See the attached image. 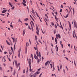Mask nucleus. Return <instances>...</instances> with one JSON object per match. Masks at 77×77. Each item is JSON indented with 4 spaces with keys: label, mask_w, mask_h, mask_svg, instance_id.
<instances>
[{
    "label": "nucleus",
    "mask_w": 77,
    "mask_h": 77,
    "mask_svg": "<svg viewBox=\"0 0 77 77\" xmlns=\"http://www.w3.org/2000/svg\"><path fill=\"white\" fill-rule=\"evenodd\" d=\"M8 59L9 60L10 62H11V60L9 58H8Z\"/></svg>",
    "instance_id": "0e129e2a"
},
{
    "label": "nucleus",
    "mask_w": 77,
    "mask_h": 77,
    "mask_svg": "<svg viewBox=\"0 0 77 77\" xmlns=\"http://www.w3.org/2000/svg\"><path fill=\"white\" fill-rule=\"evenodd\" d=\"M51 24L52 26H54V24L53 22H51Z\"/></svg>",
    "instance_id": "c756f323"
},
{
    "label": "nucleus",
    "mask_w": 77,
    "mask_h": 77,
    "mask_svg": "<svg viewBox=\"0 0 77 77\" xmlns=\"http://www.w3.org/2000/svg\"><path fill=\"white\" fill-rule=\"evenodd\" d=\"M74 24L75 27H76V29H77V23H75V22H74Z\"/></svg>",
    "instance_id": "9d476101"
},
{
    "label": "nucleus",
    "mask_w": 77,
    "mask_h": 77,
    "mask_svg": "<svg viewBox=\"0 0 77 77\" xmlns=\"http://www.w3.org/2000/svg\"><path fill=\"white\" fill-rule=\"evenodd\" d=\"M24 20L25 21H29V19L28 18H26Z\"/></svg>",
    "instance_id": "dca6fc26"
},
{
    "label": "nucleus",
    "mask_w": 77,
    "mask_h": 77,
    "mask_svg": "<svg viewBox=\"0 0 77 77\" xmlns=\"http://www.w3.org/2000/svg\"><path fill=\"white\" fill-rule=\"evenodd\" d=\"M36 75V73L33 74V75Z\"/></svg>",
    "instance_id": "774afa93"
},
{
    "label": "nucleus",
    "mask_w": 77,
    "mask_h": 77,
    "mask_svg": "<svg viewBox=\"0 0 77 77\" xmlns=\"http://www.w3.org/2000/svg\"><path fill=\"white\" fill-rule=\"evenodd\" d=\"M31 60H30V59H29V71H31Z\"/></svg>",
    "instance_id": "f03ea898"
},
{
    "label": "nucleus",
    "mask_w": 77,
    "mask_h": 77,
    "mask_svg": "<svg viewBox=\"0 0 77 77\" xmlns=\"http://www.w3.org/2000/svg\"><path fill=\"white\" fill-rule=\"evenodd\" d=\"M29 46V43H26V47H27Z\"/></svg>",
    "instance_id": "412c9836"
},
{
    "label": "nucleus",
    "mask_w": 77,
    "mask_h": 77,
    "mask_svg": "<svg viewBox=\"0 0 77 77\" xmlns=\"http://www.w3.org/2000/svg\"><path fill=\"white\" fill-rule=\"evenodd\" d=\"M54 26L55 29H57V25H56V24H55Z\"/></svg>",
    "instance_id": "f704fd0d"
},
{
    "label": "nucleus",
    "mask_w": 77,
    "mask_h": 77,
    "mask_svg": "<svg viewBox=\"0 0 77 77\" xmlns=\"http://www.w3.org/2000/svg\"><path fill=\"white\" fill-rule=\"evenodd\" d=\"M55 42H57V39L56 38H55Z\"/></svg>",
    "instance_id": "4c0bfd02"
},
{
    "label": "nucleus",
    "mask_w": 77,
    "mask_h": 77,
    "mask_svg": "<svg viewBox=\"0 0 77 77\" xmlns=\"http://www.w3.org/2000/svg\"><path fill=\"white\" fill-rule=\"evenodd\" d=\"M36 75H38V74H39V72H36Z\"/></svg>",
    "instance_id": "79ce46f5"
},
{
    "label": "nucleus",
    "mask_w": 77,
    "mask_h": 77,
    "mask_svg": "<svg viewBox=\"0 0 77 77\" xmlns=\"http://www.w3.org/2000/svg\"><path fill=\"white\" fill-rule=\"evenodd\" d=\"M25 33H26V31H25V30H23V36H24V35H25Z\"/></svg>",
    "instance_id": "4468645a"
},
{
    "label": "nucleus",
    "mask_w": 77,
    "mask_h": 77,
    "mask_svg": "<svg viewBox=\"0 0 77 77\" xmlns=\"http://www.w3.org/2000/svg\"><path fill=\"white\" fill-rule=\"evenodd\" d=\"M63 8V5H61V8Z\"/></svg>",
    "instance_id": "09e8293b"
},
{
    "label": "nucleus",
    "mask_w": 77,
    "mask_h": 77,
    "mask_svg": "<svg viewBox=\"0 0 77 77\" xmlns=\"http://www.w3.org/2000/svg\"><path fill=\"white\" fill-rule=\"evenodd\" d=\"M55 14L56 15H57V12H55Z\"/></svg>",
    "instance_id": "bf43d9fd"
},
{
    "label": "nucleus",
    "mask_w": 77,
    "mask_h": 77,
    "mask_svg": "<svg viewBox=\"0 0 77 77\" xmlns=\"http://www.w3.org/2000/svg\"><path fill=\"white\" fill-rule=\"evenodd\" d=\"M58 50H59V48L58 47H57V48L56 51H58Z\"/></svg>",
    "instance_id": "7c9ffc66"
},
{
    "label": "nucleus",
    "mask_w": 77,
    "mask_h": 77,
    "mask_svg": "<svg viewBox=\"0 0 77 77\" xmlns=\"http://www.w3.org/2000/svg\"><path fill=\"white\" fill-rule=\"evenodd\" d=\"M54 16H55V19H56V21H57V17L56 16V15H55Z\"/></svg>",
    "instance_id": "2f4dec72"
},
{
    "label": "nucleus",
    "mask_w": 77,
    "mask_h": 77,
    "mask_svg": "<svg viewBox=\"0 0 77 77\" xmlns=\"http://www.w3.org/2000/svg\"><path fill=\"white\" fill-rule=\"evenodd\" d=\"M38 41L39 42H41V40H40V39H38Z\"/></svg>",
    "instance_id": "3c124183"
},
{
    "label": "nucleus",
    "mask_w": 77,
    "mask_h": 77,
    "mask_svg": "<svg viewBox=\"0 0 77 77\" xmlns=\"http://www.w3.org/2000/svg\"><path fill=\"white\" fill-rule=\"evenodd\" d=\"M53 70H52V71H54V69H55L54 68V66H53Z\"/></svg>",
    "instance_id": "393cba45"
},
{
    "label": "nucleus",
    "mask_w": 77,
    "mask_h": 77,
    "mask_svg": "<svg viewBox=\"0 0 77 77\" xmlns=\"http://www.w3.org/2000/svg\"><path fill=\"white\" fill-rule=\"evenodd\" d=\"M36 30H39V28H38V27L37 25L36 26Z\"/></svg>",
    "instance_id": "6ab92c4d"
},
{
    "label": "nucleus",
    "mask_w": 77,
    "mask_h": 77,
    "mask_svg": "<svg viewBox=\"0 0 77 77\" xmlns=\"http://www.w3.org/2000/svg\"><path fill=\"white\" fill-rule=\"evenodd\" d=\"M11 38L12 39H13V42H15V44L14 45V50H15V45H16V44H17V39H14V38L13 37H11Z\"/></svg>",
    "instance_id": "f257e3e1"
},
{
    "label": "nucleus",
    "mask_w": 77,
    "mask_h": 77,
    "mask_svg": "<svg viewBox=\"0 0 77 77\" xmlns=\"http://www.w3.org/2000/svg\"><path fill=\"white\" fill-rule=\"evenodd\" d=\"M20 65V63H19L16 65V67L17 68H18V67H19V66Z\"/></svg>",
    "instance_id": "6e6552de"
},
{
    "label": "nucleus",
    "mask_w": 77,
    "mask_h": 77,
    "mask_svg": "<svg viewBox=\"0 0 77 77\" xmlns=\"http://www.w3.org/2000/svg\"><path fill=\"white\" fill-rule=\"evenodd\" d=\"M32 14H35V12L34 11H32Z\"/></svg>",
    "instance_id": "603ef678"
},
{
    "label": "nucleus",
    "mask_w": 77,
    "mask_h": 77,
    "mask_svg": "<svg viewBox=\"0 0 77 77\" xmlns=\"http://www.w3.org/2000/svg\"><path fill=\"white\" fill-rule=\"evenodd\" d=\"M69 25L70 28H71V24H70V23L69 22Z\"/></svg>",
    "instance_id": "bb28decb"
},
{
    "label": "nucleus",
    "mask_w": 77,
    "mask_h": 77,
    "mask_svg": "<svg viewBox=\"0 0 77 77\" xmlns=\"http://www.w3.org/2000/svg\"><path fill=\"white\" fill-rule=\"evenodd\" d=\"M35 44L36 45V47H34V48L35 50H37L38 47H37V45H36V44Z\"/></svg>",
    "instance_id": "2eb2a0df"
},
{
    "label": "nucleus",
    "mask_w": 77,
    "mask_h": 77,
    "mask_svg": "<svg viewBox=\"0 0 77 77\" xmlns=\"http://www.w3.org/2000/svg\"><path fill=\"white\" fill-rule=\"evenodd\" d=\"M63 72H64V74H65V69H63Z\"/></svg>",
    "instance_id": "a19ab883"
},
{
    "label": "nucleus",
    "mask_w": 77,
    "mask_h": 77,
    "mask_svg": "<svg viewBox=\"0 0 77 77\" xmlns=\"http://www.w3.org/2000/svg\"><path fill=\"white\" fill-rule=\"evenodd\" d=\"M28 29H30V30H32V28H30V26H28Z\"/></svg>",
    "instance_id": "ea45409f"
},
{
    "label": "nucleus",
    "mask_w": 77,
    "mask_h": 77,
    "mask_svg": "<svg viewBox=\"0 0 77 77\" xmlns=\"http://www.w3.org/2000/svg\"><path fill=\"white\" fill-rule=\"evenodd\" d=\"M23 74H24V73H25V69L23 70Z\"/></svg>",
    "instance_id": "c03bdc74"
},
{
    "label": "nucleus",
    "mask_w": 77,
    "mask_h": 77,
    "mask_svg": "<svg viewBox=\"0 0 77 77\" xmlns=\"http://www.w3.org/2000/svg\"><path fill=\"white\" fill-rule=\"evenodd\" d=\"M49 62V63H50V61H47L45 63V66H47V65H48V63Z\"/></svg>",
    "instance_id": "9b49d317"
},
{
    "label": "nucleus",
    "mask_w": 77,
    "mask_h": 77,
    "mask_svg": "<svg viewBox=\"0 0 77 77\" xmlns=\"http://www.w3.org/2000/svg\"><path fill=\"white\" fill-rule=\"evenodd\" d=\"M60 45H61V47L62 48H63V44H62V41H60Z\"/></svg>",
    "instance_id": "a211bd4d"
},
{
    "label": "nucleus",
    "mask_w": 77,
    "mask_h": 77,
    "mask_svg": "<svg viewBox=\"0 0 77 77\" xmlns=\"http://www.w3.org/2000/svg\"><path fill=\"white\" fill-rule=\"evenodd\" d=\"M10 27H12V28H13V26H12V25H10Z\"/></svg>",
    "instance_id": "6e6d98bb"
},
{
    "label": "nucleus",
    "mask_w": 77,
    "mask_h": 77,
    "mask_svg": "<svg viewBox=\"0 0 77 77\" xmlns=\"http://www.w3.org/2000/svg\"><path fill=\"white\" fill-rule=\"evenodd\" d=\"M23 2L22 4L23 5V6H26V4L25 3H26V2L25 0H23Z\"/></svg>",
    "instance_id": "7ed1b4c3"
},
{
    "label": "nucleus",
    "mask_w": 77,
    "mask_h": 77,
    "mask_svg": "<svg viewBox=\"0 0 77 77\" xmlns=\"http://www.w3.org/2000/svg\"><path fill=\"white\" fill-rule=\"evenodd\" d=\"M15 75V70H14V72L13 73V75Z\"/></svg>",
    "instance_id": "cd10ccee"
},
{
    "label": "nucleus",
    "mask_w": 77,
    "mask_h": 77,
    "mask_svg": "<svg viewBox=\"0 0 77 77\" xmlns=\"http://www.w3.org/2000/svg\"><path fill=\"white\" fill-rule=\"evenodd\" d=\"M73 36L74 38H75V36L74 35V32H73Z\"/></svg>",
    "instance_id": "a18cd8bd"
},
{
    "label": "nucleus",
    "mask_w": 77,
    "mask_h": 77,
    "mask_svg": "<svg viewBox=\"0 0 77 77\" xmlns=\"http://www.w3.org/2000/svg\"><path fill=\"white\" fill-rule=\"evenodd\" d=\"M39 57H41V52H39Z\"/></svg>",
    "instance_id": "c9c22d12"
},
{
    "label": "nucleus",
    "mask_w": 77,
    "mask_h": 77,
    "mask_svg": "<svg viewBox=\"0 0 77 77\" xmlns=\"http://www.w3.org/2000/svg\"><path fill=\"white\" fill-rule=\"evenodd\" d=\"M8 50L9 51V54H10V55L12 54V52L13 51H11V50L10 49H8Z\"/></svg>",
    "instance_id": "0eeeda50"
},
{
    "label": "nucleus",
    "mask_w": 77,
    "mask_h": 77,
    "mask_svg": "<svg viewBox=\"0 0 77 77\" xmlns=\"http://www.w3.org/2000/svg\"><path fill=\"white\" fill-rule=\"evenodd\" d=\"M64 58H65V59H66V60H69L68 59V58H67L66 57H65Z\"/></svg>",
    "instance_id": "e433bc0d"
},
{
    "label": "nucleus",
    "mask_w": 77,
    "mask_h": 77,
    "mask_svg": "<svg viewBox=\"0 0 77 77\" xmlns=\"http://www.w3.org/2000/svg\"><path fill=\"white\" fill-rule=\"evenodd\" d=\"M30 23L31 25V27L32 29V31H33V27L32 26V23H31V22H30Z\"/></svg>",
    "instance_id": "b1692460"
},
{
    "label": "nucleus",
    "mask_w": 77,
    "mask_h": 77,
    "mask_svg": "<svg viewBox=\"0 0 77 77\" xmlns=\"http://www.w3.org/2000/svg\"><path fill=\"white\" fill-rule=\"evenodd\" d=\"M21 52V49H19V51L18 52V57L19 58H20V53Z\"/></svg>",
    "instance_id": "20e7f679"
},
{
    "label": "nucleus",
    "mask_w": 77,
    "mask_h": 77,
    "mask_svg": "<svg viewBox=\"0 0 77 77\" xmlns=\"http://www.w3.org/2000/svg\"><path fill=\"white\" fill-rule=\"evenodd\" d=\"M14 8H15V7H13L11 8V9H12V10H14Z\"/></svg>",
    "instance_id": "49530a36"
},
{
    "label": "nucleus",
    "mask_w": 77,
    "mask_h": 77,
    "mask_svg": "<svg viewBox=\"0 0 77 77\" xmlns=\"http://www.w3.org/2000/svg\"><path fill=\"white\" fill-rule=\"evenodd\" d=\"M45 16H46V17H47V18H48V16H47V14H45Z\"/></svg>",
    "instance_id": "052dcab7"
},
{
    "label": "nucleus",
    "mask_w": 77,
    "mask_h": 77,
    "mask_svg": "<svg viewBox=\"0 0 77 77\" xmlns=\"http://www.w3.org/2000/svg\"><path fill=\"white\" fill-rule=\"evenodd\" d=\"M15 63L16 65L17 64V61H15Z\"/></svg>",
    "instance_id": "de8ad7c7"
},
{
    "label": "nucleus",
    "mask_w": 77,
    "mask_h": 77,
    "mask_svg": "<svg viewBox=\"0 0 77 77\" xmlns=\"http://www.w3.org/2000/svg\"><path fill=\"white\" fill-rule=\"evenodd\" d=\"M56 38L57 39H58V38H60V35L59 34H58V35H56Z\"/></svg>",
    "instance_id": "423d86ee"
},
{
    "label": "nucleus",
    "mask_w": 77,
    "mask_h": 77,
    "mask_svg": "<svg viewBox=\"0 0 77 77\" xmlns=\"http://www.w3.org/2000/svg\"><path fill=\"white\" fill-rule=\"evenodd\" d=\"M35 12L36 13V15L38 17H39V16H38V13H36V12Z\"/></svg>",
    "instance_id": "72a5a7b5"
},
{
    "label": "nucleus",
    "mask_w": 77,
    "mask_h": 77,
    "mask_svg": "<svg viewBox=\"0 0 77 77\" xmlns=\"http://www.w3.org/2000/svg\"><path fill=\"white\" fill-rule=\"evenodd\" d=\"M42 73H41V74L40 75H39V76H38V77H41V75H42Z\"/></svg>",
    "instance_id": "864d4df0"
},
{
    "label": "nucleus",
    "mask_w": 77,
    "mask_h": 77,
    "mask_svg": "<svg viewBox=\"0 0 77 77\" xmlns=\"http://www.w3.org/2000/svg\"><path fill=\"white\" fill-rule=\"evenodd\" d=\"M29 16H30V18H31L32 19V20H33V21H35V20H34V19H33V17H32L31 15H30Z\"/></svg>",
    "instance_id": "f3484780"
},
{
    "label": "nucleus",
    "mask_w": 77,
    "mask_h": 77,
    "mask_svg": "<svg viewBox=\"0 0 77 77\" xmlns=\"http://www.w3.org/2000/svg\"><path fill=\"white\" fill-rule=\"evenodd\" d=\"M50 65H51V68H53V65H52V64H50Z\"/></svg>",
    "instance_id": "473e14b6"
},
{
    "label": "nucleus",
    "mask_w": 77,
    "mask_h": 77,
    "mask_svg": "<svg viewBox=\"0 0 77 77\" xmlns=\"http://www.w3.org/2000/svg\"><path fill=\"white\" fill-rule=\"evenodd\" d=\"M34 57L35 59H36V60H38V57H37V56H36V54H34Z\"/></svg>",
    "instance_id": "1a4fd4ad"
},
{
    "label": "nucleus",
    "mask_w": 77,
    "mask_h": 77,
    "mask_svg": "<svg viewBox=\"0 0 77 77\" xmlns=\"http://www.w3.org/2000/svg\"><path fill=\"white\" fill-rule=\"evenodd\" d=\"M25 24L26 26H28V23H25Z\"/></svg>",
    "instance_id": "13d9d810"
},
{
    "label": "nucleus",
    "mask_w": 77,
    "mask_h": 77,
    "mask_svg": "<svg viewBox=\"0 0 77 77\" xmlns=\"http://www.w3.org/2000/svg\"><path fill=\"white\" fill-rule=\"evenodd\" d=\"M35 40L36 41V42L37 45H39V43H38V41H37V36H36V35H35Z\"/></svg>",
    "instance_id": "39448f33"
},
{
    "label": "nucleus",
    "mask_w": 77,
    "mask_h": 77,
    "mask_svg": "<svg viewBox=\"0 0 77 77\" xmlns=\"http://www.w3.org/2000/svg\"><path fill=\"white\" fill-rule=\"evenodd\" d=\"M11 50L12 51H13V48H12V47H11Z\"/></svg>",
    "instance_id": "58836bf2"
},
{
    "label": "nucleus",
    "mask_w": 77,
    "mask_h": 77,
    "mask_svg": "<svg viewBox=\"0 0 77 77\" xmlns=\"http://www.w3.org/2000/svg\"><path fill=\"white\" fill-rule=\"evenodd\" d=\"M28 71H29V68L27 67V69H26V72H27V73L28 72Z\"/></svg>",
    "instance_id": "5701e85b"
},
{
    "label": "nucleus",
    "mask_w": 77,
    "mask_h": 77,
    "mask_svg": "<svg viewBox=\"0 0 77 77\" xmlns=\"http://www.w3.org/2000/svg\"><path fill=\"white\" fill-rule=\"evenodd\" d=\"M40 70H41L40 68H39L38 69V71H40Z\"/></svg>",
    "instance_id": "69168bd1"
},
{
    "label": "nucleus",
    "mask_w": 77,
    "mask_h": 77,
    "mask_svg": "<svg viewBox=\"0 0 77 77\" xmlns=\"http://www.w3.org/2000/svg\"><path fill=\"white\" fill-rule=\"evenodd\" d=\"M36 33L38 35H39V30H37V31H36Z\"/></svg>",
    "instance_id": "ddd939ff"
},
{
    "label": "nucleus",
    "mask_w": 77,
    "mask_h": 77,
    "mask_svg": "<svg viewBox=\"0 0 77 77\" xmlns=\"http://www.w3.org/2000/svg\"><path fill=\"white\" fill-rule=\"evenodd\" d=\"M37 56L38 57H39V53L38 52V50H37V51L36 52Z\"/></svg>",
    "instance_id": "f8f14e48"
},
{
    "label": "nucleus",
    "mask_w": 77,
    "mask_h": 77,
    "mask_svg": "<svg viewBox=\"0 0 77 77\" xmlns=\"http://www.w3.org/2000/svg\"><path fill=\"white\" fill-rule=\"evenodd\" d=\"M37 63L38 64H39V63L40 62V59H38V60H37Z\"/></svg>",
    "instance_id": "aec40b11"
},
{
    "label": "nucleus",
    "mask_w": 77,
    "mask_h": 77,
    "mask_svg": "<svg viewBox=\"0 0 77 77\" xmlns=\"http://www.w3.org/2000/svg\"><path fill=\"white\" fill-rule=\"evenodd\" d=\"M54 34H56V30H55L54 31Z\"/></svg>",
    "instance_id": "37998d69"
},
{
    "label": "nucleus",
    "mask_w": 77,
    "mask_h": 77,
    "mask_svg": "<svg viewBox=\"0 0 77 77\" xmlns=\"http://www.w3.org/2000/svg\"><path fill=\"white\" fill-rule=\"evenodd\" d=\"M52 39L53 41L54 40V37H53V36L52 37Z\"/></svg>",
    "instance_id": "4d7b16f0"
},
{
    "label": "nucleus",
    "mask_w": 77,
    "mask_h": 77,
    "mask_svg": "<svg viewBox=\"0 0 77 77\" xmlns=\"http://www.w3.org/2000/svg\"><path fill=\"white\" fill-rule=\"evenodd\" d=\"M62 9H61L60 10V12H62Z\"/></svg>",
    "instance_id": "e2e57ef3"
},
{
    "label": "nucleus",
    "mask_w": 77,
    "mask_h": 77,
    "mask_svg": "<svg viewBox=\"0 0 77 77\" xmlns=\"http://www.w3.org/2000/svg\"><path fill=\"white\" fill-rule=\"evenodd\" d=\"M0 15H3V16H5V14H1Z\"/></svg>",
    "instance_id": "680f3d73"
},
{
    "label": "nucleus",
    "mask_w": 77,
    "mask_h": 77,
    "mask_svg": "<svg viewBox=\"0 0 77 77\" xmlns=\"http://www.w3.org/2000/svg\"><path fill=\"white\" fill-rule=\"evenodd\" d=\"M2 13H4L6 12V11L5 10H3V11H2Z\"/></svg>",
    "instance_id": "a878e982"
},
{
    "label": "nucleus",
    "mask_w": 77,
    "mask_h": 77,
    "mask_svg": "<svg viewBox=\"0 0 77 77\" xmlns=\"http://www.w3.org/2000/svg\"><path fill=\"white\" fill-rule=\"evenodd\" d=\"M31 23H32L34 27H35V24H34V23H33V22L32 21H31Z\"/></svg>",
    "instance_id": "c85d7f7f"
},
{
    "label": "nucleus",
    "mask_w": 77,
    "mask_h": 77,
    "mask_svg": "<svg viewBox=\"0 0 77 77\" xmlns=\"http://www.w3.org/2000/svg\"><path fill=\"white\" fill-rule=\"evenodd\" d=\"M33 57V55L32 54L31 55V57Z\"/></svg>",
    "instance_id": "338daca9"
},
{
    "label": "nucleus",
    "mask_w": 77,
    "mask_h": 77,
    "mask_svg": "<svg viewBox=\"0 0 77 77\" xmlns=\"http://www.w3.org/2000/svg\"><path fill=\"white\" fill-rule=\"evenodd\" d=\"M74 34H75V37L76 38H77V35H76V34H75V32Z\"/></svg>",
    "instance_id": "8fccbe9b"
},
{
    "label": "nucleus",
    "mask_w": 77,
    "mask_h": 77,
    "mask_svg": "<svg viewBox=\"0 0 77 77\" xmlns=\"http://www.w3.org/2000/svg\"><path fill=\"white\" fill-rule=\"evenodd\" d=\"M6 42H7V44L8 45H10V44H9V43L8 42V41L6 40Z\"/></svg>",
    "instance_id": "4be33fe9"
},
{
    "label": "nucleus",
    "mask_w": 77,
    "mask_h": 77,
    "mask_svg": "<svg viewBox=\"0 0 77 77\" xmlns=\"http://www.w3.org/2000/svg\"><path fill=\"white\" fill-rule=\"evenodd\" d=\"M68 17V14H67L66 16V17H65V18H67Z\"/></svg>",
    "instance_id": "5fc2aeb1"
}]
</instances>
